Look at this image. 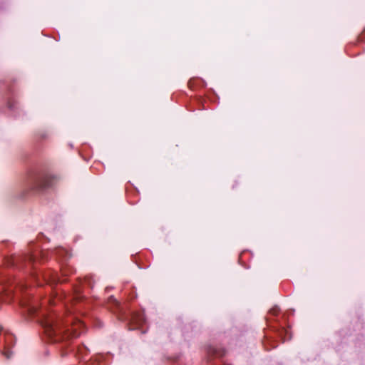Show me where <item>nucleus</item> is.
Listing matches in <instances>:
<instances>
[{"label": "nucleus", "mask_w": 365, "mask_h": 365, "mask_svg": "<svg viewBox=\"0 0 365 365\" xmlns=\"http://www.w3.org/2000/svg\"><path fill=\"white\" fill-rule=\"evenodd\" d=\"M365 30L358 36L359 41H365Z\"/></svg>", "instance_id": "f257e3e1"}]
</instances>
